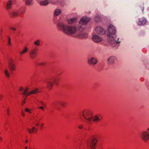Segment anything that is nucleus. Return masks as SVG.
I'll return each instance as SVG.
<instances>
[{
  "label": "nucleus",
  "instance_id": "1",
  "mask_svg": "<svg viewBox=\"0 0 149 149\" xmlns=\"http://www.w3.org/2000/svg\"><path fill=\"white\" fill-rule=\"evenodd\" d=\"M57 28L59 30L62 31L67 35L74 34L77 30L74 27L64 25L61 23L58 24Z\"/></svg>",
  "mask_w": 149,
  "mask_h": 149
},
{
  "label": "nucleus",
  "instance_id": "4",
  "mask_svg": "<svg viewBox=\"0 0 149 149\" xmlns=\"http://www.w3.org/2000/svg\"><path fill=\"white\" fill-rule=\"evenodd\" d=\"M29 89L28 87H26L22 94L26 96H28L31 94H36L38 92V88L35 89L30 91H29Z\"/></svg>",
  "mask_w": 149,
  "mask_h": 149
},
{
  "label": "nucleus",
  "instance_id": "25",
  "mask_svg": "<svg viewBox=\"0 0 149 149\" xmlns=\"http://www.w3.org/2000/svg\"><path fill=\"white\" fill-rule=\"evenodd\" d=\"M61 10L58 9H56L55 11L54 15L56 16H58L61 13Z\"/></svg>",
  "mask_w": 149,
  "mask_h": 149
},
{
  "label": "nucleus",
  "instance_id": "14",
  "mask_svg": "<svg viewBox=\"0 0 149 149\" xmlns=\"http://www.w3.org/2000/svg\"><path fill=\"white\" fill-rule=\"evenodd\" d=\"M97 59L95 58H92L91 59L88 60V63L89 64H95L97 63Z\"/></svg>",
  "mask_w": 149,
  "mask_h": 149
},
{
  "label": "nucleus",
  "instance_id": "18",
  "mask_svg": "<svg viewBox=\"0 0 149 149\" xmlns=\"http://www.w3.org/2000/svg\"><path fill=\"white\" fill-rule=\"evenodd\" d=\"M18 15V13L16 11H12L10 13V16L12 17H14Z\"/></svg>",
  "mask_w": 149,
  "mask_h": 149
},
{
  "label": "nucleus",
  "instance_id": "34",
  "mask_svg": "<svg viewBox=\"0 0 149 149\" xmlns=\"http://www.w3.org/2000/svg\"><path fill=\"white\" fill-rule=\"evenodd\" d=\"M26 130H27V131L28 133H29L30 134H31L32 133L31 129H30L27 128Z\"/></svg>",
  "mask_w": 149,
  "mask_h": 149
},
{
  "label": "nucleus",
  "instance_id": "12",
  "mask_svg": "<svg viewBox=\"0 0 149 149\" xmlns=\"http://www.w3.org/2000/svg\"><path fill=\"white\" fill-rule=\"evenodd\" d=\"M92 40L94 42H97L102 40V38L97 35H94L92 37Z\"/></svg>",
  "mask_w": 149,
  "mask_h": 149
},
{
  "label": "nucleus",
  "instance_id": "45",
  "mask_svg": "<svg viewBox=\"0 0 149 149\" xmlns=\"http://www.w3.org/2000/svg\"><path fill=\"white\" fill-rule=\"evenodd\" d=\"M25 149H27L28 148V147L27 146H26V147H25Z\"/></svg>",
  "mask_w": 149,
  "mask_h": 149
},
{
  "label": "nucleus",
  "instance_id": "16",
  "mask_svg": "<svg viewBox=\"0 0 149 149\" xmlns=\"http://www.w3.org/2000/svg\"><path fill=\"white\" fill-rule=\"evenodd\" d=\"M12 1H8L6 5V10L7 11H9L11 8L12 6Z\"/></svg>",
  "mask_w": 149,
  "mask_h": 149
},
{
  "label": "nucleus",
  "instance_id": "11",
  "mask_svg": "<svg viewBox=\"0 0 149 149\" xmlns=\"http://www.w3.org/2000/svg\"><path fill=\"white\" fill-rule=\"evenodd\" d=\"M29 51V49L26 46H25L22 49V50L19 52L20 56H22L23 55L27 53Z\"/></svg>",
  "mask_w": 149,
  "mask_h": 149
},
{
  "label": "nucleus",
  "instance_id": "36",
  "mask_svg": "<svg viewBox=\"0 0 149 149\" xmlns=\"http://www.w3.org/2000/svg\"><path fill=\"white\" fill-rule=\"evenodd\" d=\"M38 108L39 109H40L43 111H44L45 110L44 108L42 106L39 107Z\"/></svg>",
  "mask_w": 149,
  "mask_h": 149
},
{
  "label": "nucleus",
  "instance_id": "29",
  "mask_svg": "<svg viewBox=\"0 0 149 149\" xmlns=\"http://www.w3.org/2000/svg\"><path fill=\"white\" fill-rule=\"evenodd\" d=\"M34 44L35 45L37 46L39 45L40 44V40H38L36 41H35L34 42Z\"/></svg>",
  "mask_w": 149,
  "mask_h": 149
},
{
  "label": "nucleus",
  "instance_id": "39",
  "mask_svg": "<svg viewBox=\"0 0 149 149\" xmlns=\"http://www.w3.org/2000/svg\"><path fill=\"white\" fill-rule=\"evenodd\" d=\"M83 126L82 125H79L78 126V128L80 129H81L82 128H83Z\"/></svg>",
  "mask_w": 149,
  "mask_h": 149
},
{
  "label": "nucleus",
  "instance_id": "47",
  "mask_svg": "<svg viewBox=\"0 0 149 149\" xmlns=\"http://www.w3.org/2000/svg\"><path fill=\"white\" fill-rule=\"evenodd\" d=\"M5 149H9V148H6Z\"/></svg>",
  "mask_w": 149,
  "mask_h": 149
},
{
  "label": "nucleus",
  "instance_id": "5",
  "mask_svg": "<svg viewBox=\"0 0 149 149\" xmlns=\"http://www.w3.org/2000/svg\"><path fill=\"white\" fill-rule=\"evenodd\" d=\"M147 130L146 131L142 132L141 135V138L145 142L147 141L149 139V127Z\"/></svg>",
  "mask_w": 149,
  "mask_h": 149
},
{
  "label": "nucleus",
  "instance_id": "8",
  "mask_svg": "<svg viewBox=\"0 0 149 149\" xmlns=\"http://www.w3.org/2000/svg\"><path fill=\"white\" fill-rule=\"evenodd\" d=\"M97 142V139L96 138H94L92 139L90 144V146L91 149H96Z\"/></svg>",
  "mask_w": 149,
  "mask_h": 149
},
{
  "label": "nucleus",
  "instance_id": "9",
  "mask_svg": "<svg viewBox=\"0 0 149 149\" xmlns=\"http://www.w3.org/2000/svg\"><path fill=\"white\" fill-rule=\"evenodd\" d=\"M90 19L89 18L87 17H83L81 19L79 22V23L82 25L86 24L90 21Z\"/></svg>",
  "mask_w": 149,
  "mask_h": 149
},
{
  "label": "nucleus",
  "instance_id": "22",
  "mask_svg": "<svg viewBox=\"0 0 149 149\" xmlns=\"http://www.w3.org/2000/svg\"><path fill=\"white\" fill-rule=\"evenodd\" d=\"M59 81L60 79L58 78H55L53 80L54 84L57 85L59 84Z\"/></svg>",
  "mask_w": 149,
  "mask_h": 149
},
{
  "label": "nucleus",
  "instance_id": "40",
  "mask_svg": "<svg viewBox=\"0 0 149 149\" xmlns=\"http://www.w3.org/2000/svg\"><path fill=\"white\" fill-rule=\"evenodd\" d=\"M10 29L12 30L13 31H15L16 30V29L14 27H12L11 28H10Z\"/></svg>",
  "mask_w": 149,
  "mask_h": 149
},
{
  "label": "nucleus",
  "instance_id": "19",
  "mask_svg": "<svg viewBox=\"0 0 149 149\" xmlns=\"http://www.w3.org/2000/svg\"><path fill=\"white\" fill-rule=\"evenodd\" d=\"M115 59V57L114 56H112L109 57L107 60L108 63L109 64H111L113 63Z\"/></svg>",
  "mask_w": 149,
  "mask_h": 149
},
{
  "label": "nucleus",
  "instance_id": "28",
  "mask_svg": "<svg viewBox=\"0 0 149 149\" xmlns=\"http://www.w3.org/2000/svg\"><path fill=\"white\" fill-rule=\"evenodd\" d=\"M31 132L32 133H34L37 132V130L36 128L34 127H32L31 129Z\"/></svg>",
  "mask_w": 149,
  "mask_h": 149
},
{
  "label": "nucleus",
  "instance_id": "21",
  "mask_svg": "<svg viewBox=\"0 0 149 149\" xmlns=\"http://www.w3.org/2000/svg\"><path fill=\"white\" fill-rule=\"evenodd\" d=\"M77 21V19L76 18H74L71 19H70L68 20V22L70 24H72Z\"/></svg>",
  "mask_w": 149,
  "mask_h": 149
},
{
  "label": "nucleus",
  "instance_id": "35",
  "mask_svg": "<svg viewBox=\"0 0 149 149\" xmlns=\"http://www.w3.org/2000/svg\"><path fill=\"white\" fill-rule=\"evenodd\" d=\"M26 102V98L24 99L22 101V105H24Z\"/></svg>",
  "mask_w": 149,
  "mask_h": 149
},
{
  "label": "nucleus",
  "instance_id": "42",
  "mask_svg": "<svg viewBox=\"0 0 149 149\" xmlns=\"http://www.w3.org/2000/svg\"><path fill=\"white\" fill-rule=\"evenodd\" d=\"M2 140H3L2 138L0 136V142H2Z\"/></svg>",
  "mask_w": 149,
  "mask_h": 149
},
{
  "label": "nucleus",
  "instance_id": "26",
  "mask_svg": "<svg viewBox=\"0 0 149 149\" xmlns=\"http://www.w3.org/2000/svg\"><path fill=\"white\" fill-rule=\"evenodd\" d=\"M78 36L79 38H86L87 37V35L86 34L82 33V34H81L79 35Z\"/></svg>",
  "mask_w": 149,
  "mask_h": 149
},
{
  "label": "nucleus",
  "instance_id": "20",
  "mask_svg": "<svg viewBox=\"0 0 149 149\" xmlns=\"http://www.w3.org/2000/svg\"><path fill=\"white\" fill-rule=\"evenodd\" d=\"M101 118L100 117H98L97 116H95L94 117L92 116V120L94 122H99L100 120H101Z\"/></svg>",
  "mask_w": 149,
  "mask_h": 149
},
{
  "label": "nucleus",
  "instance_id": "44",
  "mask_svg": "<svg viewBox=\"0 0 149 149\" xmlns=\"http://www.w3.org/2000/svg\"><path fill=\"white\" fill-rule=\"evenodd\" d=\"M28 142V141L27 139H26L25 141V143H27Z\"/></svg>",
  "mask_w": 149,
  "mask_h": 149
},
{
  "label": "nucleus",
  "instance_id": "3",
  "mask_svg": "<svg viewBox=\"0 0 149 149\" xmlns=\"http://www.w3.org/2000/svg\"><path fill=\"white\" fill-rule=\"evenodd\" d=\"M82 115L86 120L88 121H92V113L90 110H85L82 113Z\"/></svg>",
  "mask_w": 149,
  "mask_h": 149
},
{
  "label": "nucleus",
  "instance_id": "23",
  "mask_svg": "<svg viewBox=\"0 0 149 149\" xmlns=\"http://www.w3.org/2000/svg\"><path fill=\"white\" fill-rule=\"evenodd\" d=\"M24 111L29 113H31L32 112V109L31 108L29 109L28 108H26L24 109Z\"/></svg>",
  "mask_w": 149,
  "mask_h": 149
},
{
  "label": "nucleus",
  "instance_id": "30",
  "mask_svg": "<svg viewBox=\"0 0 149 149\" xmlns=\"http://www.w3.org/2000/svg\"><path fill=\"white\" fill-rule=\"evenodd\" d=\"M8 45L9 46H10L11 45V39L10 37L9 36L8 37Z\"/></svg>",
  "mask_w": 149,
  "mask_h": 149
},
{
  "label": "nucleus",
  "instance_id": "43",
  "mask_svg": "<svg viewBox=\"0 0 149 149\" xmlns=\"http://www.w3.org/2000/svg\"><path fill=\"white\" fill-rule=\"evenodd\" d=\"M39 125V124L38 123H37L35 125L36 127H38Z\"/></svg>",
  "mask_w": 149,
  "mask_h": 149
},
{
  "label": "nucleus",
  "instance_id": "7",
  "mask_svg": "<svg viewBox=\"0 0 149 149\" xmlns=\"http://www.w3.org/2000/svg\"><path fill=\"white\" fill-rule=\"evenodd\" d=\"M8 67L11 71L15 70L16 69V66L14 63V60L13 58H11L8 62Z\"/></svg>",
  "mask_w": 149,
  "mask_h": 149
},
{
  "label": "nucleus",
  "instance_id": "17",
  "mask_svg": "<svg viewBox=\"0 0 149 149\" xmlns=\"http://www.w3.org/2000/svg\"><path fill=\"white\" fill-rule=\"evenodd\" d=\"M47 87L49 90H51L53 86V83L51 81H48L47 82Z\"/></svg>",
  "mask_w": 149,
  "mask_h": 149
},
{
  "label": "nucleus",
  "instance_id": "10",
  "mask_svg": "<svg viewBox=\"0 0 149 149\" xmlns=\"http://www.w3.org/2000/svg\"><path fill=\"white\" fill-rule=\"evenodd\" d=\"M95 31L97 33L100 34H102L105 33H107L106 31H104L103 29L100 27H96L95 29Z\"/></svg>",
  "mask_w": 149,
  "mask_h": 149
},
{
  "label": "nucleus",
  "instance_id": "32",
  "mask_svg": "<svg viewBox=\"0 0 149 149\" xmlns=\"http://www.w3.org/2000/svg\"><path fill=\"white\" fill-rule=\"evenodd\" d=\"M21 115L22 117H25L26 116L25 113L23 110H22L21 111Z\"/></svg>",
  "mask_w": 149,
  "mask_h": 149
},
{
  "label": "nucleus",
  "instance_id": "2",
  "mask_svg": "<svg viewBox=\"0 0 149 149\" xmlns=\"http://www.w3.org/2000/svg\"><path fill=\"white\" fill-rule=\"evenodd\" d=\"M109 33L107 34V36L110 40L109 42L112 43H120V42H117L116 41L114 40V39L112 35L114 34L115 33V28L112 25H109L107 28V31Z\"/></svg>",
  "mask_w": 149,
  "mask_h": 149
},
{
  "label": "nucleus",
  "instance_id": "6",
  "mask_svg": "<svg viewBox=\"0 0 149 149\" xmlns=\"http://www.w3.org/2000/svg\"><path fill=\"white\" fill-rule=\"evenodd\" d=\"M38 49L37 47H35L32 49L31 50L29 53V57L31 59H34L37 55Z\"/></svg>",
  "mask_w": 149,
  "mask_h": 149
},
{
  "label": "nucleus",
  "instance_id": "15",
  "mask_svg": "<svg viewBox=\"0 0 149 149\" xmlns=\"http://www.w3.org/2000/svg\"><path fill=\"white\" fill-rule=\"evenodd\" d=\"M4 74L5 76L7 78H9L11 75L9 71L7 69H5L4 70Z\"/></svg>",
  "mask_w": 149,
  "mask_h": 149
},
{
  "label": "nucleus",
  "instance_id": "24",
  "mask_svg": "<svg viewBox=\"0 0 149 149\" xmlns=\"http://www.w3.org/2000/svg\"><path fill=\"white\" fill-rule=\"evenodd\" d=\"M49 2L47 0H46L44 1H42L40 2V4L41 5L46 6L47 5Z\"/></svg>",
  "mask_w": 149,
  "mask_h": 149
},
{
  "label": "nucleus",
  "instance_id": "37",
  "mask_svg": "<svg viewBox=\"0 0 149 149\" xmlns=\"http://www.w3.org/2000/svg\"><path fill=\"white\" fill-rule=\"evenodd\" d=\"M24 88L23 87H21L19 88L18 91H22L24 90Z\"/></svg>",
  "mask_w": 149,
  "mask_h": 149
},
{
  "label": "nucleus",
  "instance_id": "13",
  "mask_svg": "<svg viewBox=\"0 0 149 149\" xmlns=\"http://www.w3.org/2000/svg\"><path fill=\"white\" fill-rule=\"evenodd\" d=\"M146 22V19L141 18L139 19L137 21V24L141 26L145 24Z\"/></svg>",
  "mask_w": 149,
  "mask_h": 149
},
{
  "label": "nucleus",
  "instance_id": "41",
  "mask_svg": "<svg viewBox=\"0 0 149 149\" xmlns=\"http://www.w3.org/2000/svg\"><path fill=\"white\" fill-rule=\"evenodd\" d=\"M3 96L2 95H0V100H1L3 98Z\"/></svg>",
  "mask_w": 149,
  "mask_h": 149
},
{
  "label": "nucleus",
  "instance_id": "46",
  "mask_svg": "<svg viewBox=\"0 0 149 149\" xmlns=\"http://www.w3.org/2000/svg\"><path fill=\"white\" fill-rule=\"evenodd\" d=\"M45 63H42L41 64V65H44L45 64Z\"/></svg>",
  "mask_w": 149,
  "mask_h": 149
},
{
  "label": "nucleus",
  "instance_id": "27",
  "mask_svg": "<svg viewBox=\"0 0 149 149\" xmlns=\"http://www.w3.org/2000/svg\"><path fill=\"white\" fill-rule=\"evenodd\" d=\"M7 113L8 116H10L11 115L10 109L9 107H8L7 109Z\"/></svg>",
  "mask_w": 149,
  "mask_h": 149
},
{
  "label": "nucleus",
  "instance_id": "38",
  "mask_svg": "<svg viewBox=\"0 0 149 149\" xmlns=\"http://www.w3.org/2000/svg\"><path fill=\"white\" fill-rule=\"evenodd\" d=\"M44 126V124L43 123H41L40 124V127L41 129Z\"/></svg>",
  "mask_w": 149,
  "mask_h": 149
},
{
  "label": "nucleus",
  "instance_id": "33",
  "mask_svg": "<svg viewBox=\"0 0 149 149\" xmlns=\"http://www.w3.org/2000/svg\"><path fill=\"white\" fill-rule=\"evenodd\" d=\"M61 105L63 107H65L66 106V102H62L61 103Z\"/></svg>",
  "mask_w": 149,
  "mask_h": 149
},
{
  "label": "nucleus",
  "instance_id": "48",
  "mask_svg": "<svg viewBox=\"0 0 149 149\" xmlns=\"http://www.w3.org/2000/svg\"><path fill=\"white\" fill-rule=\"evenodd\" d=\"M144 10V8H143L142 10L143 11V10Z\"/></svg>",
  "mask_w": 149,
  "mask_h": 149
},
{
  "label": "nucleus",
  "instance_id": "31",
  "mask_svg": "<svg viewBox=\"0 0 149 149\" xmlns=\"http://www.w3.org/2000/svg\"><path fill=\"white\" fill-rule=\"evenodd\" d=\"M32 0H26L25 2L26 4L29 5L31 3V1Z\"/></svg>",
  "mask_w": 149,
  "mask_h": 149
}]
</instances>
